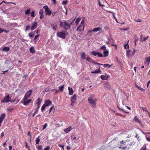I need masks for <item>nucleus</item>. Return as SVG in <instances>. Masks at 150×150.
<instances>
[{
	"instance_id": "f03ea898",
	"label": "nucleus",
	"mask_w": 150,
	"mask_h": 150,
	"mask_svg": "<svg viewBox=\"0 0 150 150\" xmlns=\"http://www.w3.org/2000/svg\"><path fill=\"white\" fill-rule=\"evenodd\" d=\"M85 26L84 21V20H83L81 21L80 25L78 27L76 30L80 33L82 30L83 31Z\"/></svg>"
},
{
	"instance_id": "7ed1b4c3",
	"label": "nucleus",
	"mask_w": 150,
	"mask_h": 150,
	"mask_svg": "<svg viewBox=\"0 0 150 150\" xmlns=\"http://www.w3.org/2000/svg\"><path fill=\"white\" fill-rule=\"evenodd\" d=\"M12 102V100L11 99V97L9 95L5 96L3 99L1 101V103H8Z\"/></svg>"
},
{
	"instance_id": "412c9836",
	"label": "nucleus",
	"mask_w": 150,
	"mask_h": 150,
	"mask_svg": "<svg viewBox=\"0 0 150 150\" xmlns=\"http://www.w3.org/2000/svg\"><path fill=\"white\" fill-rule=\"evenodd\" d=\"M86 55L84 52H82L81 54V58L83 59H84L86 58Z\"/></svg>"
},
{
	"instance_id": "13d9d810",
	"label": "nucleus",
	"mask_w": 150,
	"mask_h": 150,
	"mask_svg": "<svg viewBox=\"0 0 150 150\" xmlns=\"http://www.w3.org/2000/svg\"><path fill=\"white\" fill-rule=\"evenodd\" d=\"M71 139L72 140H74L76 139V137H71Z\"/></svg>"
},
{
	"instance_id": "f3484780",
	"label": "nucleus",
	"mask_w": 150,
	"mask_h": 150,
	"mask_svg": "<svg viewBox=\"0 0 150 150\" xmlns=\"http://www.w3.org/2000/svg\"><path fill=\"white\" fill-rule=\"evenodd\" d=\"M102 28L100 27L96 28L93 29V32H97L98 31L101 30Z\"/></svg>"
},
{
	"instance_id": "aec40b11",
	"label": "nucleus",
	"mask_w": 150,
	"mask_h": 150,
	"mask_svg": "<svg viewBox=\"0 0 150 150\" xmlns=\"http://www.w3.org/2000/svg\"><path fill=\"white\" fill-rule=\"evenodd\" d=\"M10 50V48L8 47H5L3 48L2 50L3 51L7 52Z\"/></svg>"
},
{
	"instance_id": "ea45409f",
	"label": "nucleus",
	"mask_w": 150,
	"mask_h": 150,
	"mask_svg": "<svg viewBox=\"0 0 150 150\" xmlns=\"http://www.w3.org/2000/svg\"><path fill=\"white\" fill-rule=\"evenodd\" d=\"M142 109L143 110H145L146 112H148L149 113V112H148V110L146 108H144L143 107H142Z\"/></svg>"
},
{
	"instance_id": "f704fd0d",
	"label": "nucleus",
	"mask_w": 150,
	"mask_h": 150,
	"mask_svg": "<svg viewBox=\"0 0 150 150\" xmlns=\"http://www.w3.org/2000/svg\"><path fill=\"white\" fill-rule=\"evenodd\" d=\"M95 96L93 94L91 95L88 98V99H91V100H94V98Z\"/></svg>"
},
{
	"instance_id": "6e6552de",
	"label": "nucleus",
	"mask_w": 150,
	"mask_h": 150,
	"mask_svg": "<svg viewBox=\"0 0 150 150\" xmlns=\"http://www.w3.org/2000/svg\"><path fill=\"white\" fill-rule=\"evenodd\" d=\"M91 54H93L94 56L97 55L98 57H103V56L102 54L98 52H96L95 51H92L91 52Z\"/></svg>"
},
{
	"instance_id": "2f4dec72",
	"label": "nucleus",
	"mask_w": 150,
	"mask_h": 150,
	"mask_svg": "<svg viewBox=\"0 0 150 150\" xmlns=\"http://www.w3.org/2000/svg\"><path fill=\"white\" fill-rule=\"evenodd\" d=\"M37 101L36 102V103L37 104H38L39 105H40L42 99L40 98H39L37 99Z\"/></svg>"
},
{
	"instance_id": "9b49d317",
	"label": "nucleus",
	"mask_w": 150,
	"mask_h": 150,
	"mask_svg": "<svg viewBox=\"0 0 150 150\" xmlns=\"http://www.w3.org/2000/svg\"><path fill=\"white\" fill-rule=\"evenodd\" d=\"M52 101H51L50 100H46L45 102V103L44 104L45 105L46 107L49 106L50 105H52Z\"/></svg>"
},
{
	"instance_id": "5701e85b",
	"label": "nucleus",
	"mask_w": 150,
	"mask_h": 150,
	"mask_svg": "<svg viewBox=\"0 0 150 150\" xmlns=\"http://www.w3.org/2000/svg\"><path fill=\"white\" fill-rule=\"evenodd\" d=\"M51 27L52 29L54 30H57V25L52 24Z\"/></svg>"
},
{
	"instance_id": "c03bdc74",
	"label": "nucleus",
	"mask_w": 150,
	"mask_h": 150,
	"mask_svg": "<svg viewBox=\"0 0 150 150\" xmlns=\"http://www.w3.org/2000/svg\"><path fill=\"white\" fill-rule=\"evenodd\" d=\"M135 144V142H132L131 143H130L129 144H127V146H128V145H129V146H131V145H134Z\"/></svg>"
},
{
	"instance_id": "de8ad7c7",
	"label": "nucleus",
	"mask_w": 150,
	"mask_h": 150,
	"mask_svg": "<svg viewBox=\"0 0 150 150\" xmlns=\"http://www.w3.org/2000/svg\"><path fill=\"white\" fill-rule=\"evenodd\" d=\"M68 3V1L67 0H65V1H63L62 2V4L63 5H65L66 4H67Z\"/></svg>"
},
{
	"instance_id": "473e14b6",
	"label": "nucleus",
	"mask_w": 150,
	"mask_h": 150,
	"mask_svg": "<svg viewBox=\"0 0 150 150\" xmlns=\"http://www.w3.org/2000/svg\"><path fill=\"white\" fill-rule=\"evenodd\" d=\"M112 66V64L110 65L108 64H103V67L105 68L107 67L108 68H110Z\"/></svg>"
},
{
	"instance_id": "0e129e2a",
	"label": "nucleus",
	"mask_w": 150,
	"mask_h": 150,
	"mask_svg": "<svg viewBox=\"0 0 150 150\" xmlns=\"http://www.w3.org/2000/svg\"><path fill=\"white\" fill-rule=\"evenodd\" d=\"M135 21L137 22H141L142 21V20L139 19H137V20H135Z\"/></svg>"
},
{
	"instance_id": "8fccbe9b",
	"label": "nucleus",
	"mask_w": 150,
	"mask_h": 150,
	"mask_svg": "<svg viewBox=\"0 0 150 150\" xmlns=\"http://www.w3.org/2000/svg\"><path fill=\"white\" fill-rule=\"evenodd\" d=\"M30 26L29 25H28L25 29V31H28L29 30Z\"/></svg>"
},
{
	"instance_id": "f8f14e48",
	"label": "nucleus",
	"mask_w": 150,
	"mask_h": 150,
	"mask_svg": "<svg viewBox=\"0 0 150 150\" xmlns=\"http://www.w3.org/2000/svg\"><path fill=\"white\" fill-rule=\"evenodd\" d=\"M38 25V24L36 21L34 22L33 25L31 27V30H33L35 29L37 27Z\"/></svg>"
},
{
	"instance_id": "680f3d73",
	"label": "nucleus",
	"mask_w": 150,
	"mask_h": 150,
	"mask_svg": "<svg viewBox=\"0 0 150 150\" xmlns=\"http://www.w3.org/2000/svg\"><path fill=\"white\" fill-rule=\"evenodd\" d=\"M126 142H124V140H123L120 142V144H123L124 143H125Z\"/></svg>"
},
{
	"instance_id": "2eb2a0df",
	"label": "nucleus",
	"mask_w": 150,
	"mask_h": 150,
	"mask_svg": "<svg viewBox=\"0 0 150 150\" xmlns=\"http://www.w3.org/2000/svg\"><path fill=\"white\" fill-rule=\"evenodd\" d=\"M5 114L4 113L2 114L0 116V122H2L5 117Z\"/></svg>"
},
{
	"instance_id": "1a4fd4ad",
	"label": "nucleus",
	"mask_w": 150,
	"mask_h": 150,
	"mask_svg": "<svg viewBox=\"0 0 150 150\" xmlns=\"http://www.w3.org/2000/svg\"><path fill=\"white\" fill-rule=\"evenodd\" d=\"M33 91L31 90H30L28 91H27L26 93L25 94V95L24 96V98H29L31 96Z\"/></svg>"
},
{
	"instance_id": "ddd939ff",
	"label": "nucleus",
	"mask_w": 150,
	"mask_h": 150,
	"mask_svg": "<svg viewBox=\"0 0 150 150\" xmlns=\"http://www.w3.org/2000/svg\"><path fill=\"white\" fill-rule=\"evenodd\" d=\"M149 38V36H147L146 37H144L143 39H142V35H141L140 40L141 41L143 42L144 41H145L146 40H147Z\"/></svg>"
},
{
	"instance_id": "79ce46f5",
	"label": "nucleus",
	"mask_w": 150,
	"mask_h": 150,
	"mask_svg": "<svg viewBox=\"0 0 150 150\" xmlns=\"http://www.w3.org/2000/svg\"><path fill=\"white\" fill-rule=\"evenodd\" d=\"M86 59L89 62H90V61L92 60V59L89 57H87Z\"/></svg>"
},
{
	"instance_id": "69168bd1",
	"label": "nucleus",
	"mask_w": 150,
	"mask_h": 150,
	"mask_svg": "<svg viewBox=\"0 0 150 150\" xmlns=\"http://www.w3.org/2000/svg\"><path fill=\"white\" fill-rule=\"evenodd\" d=\"M53 2L54 4H57V1L56 0H51Z\"/></svg>"
},
{
	"instance_id": "393cba45",
	"label": "nucleus",
	"mask_w": 150,
	"mask_h": 150,
	"mask_svg": "<svg viewBox=\"0 0 150 150\" xmlns=\"http://www.w3.org/2000/svg\"><path fill=\"white\" fill-rule=\"evenodd\" d=\"M55 111V109L54 108V106H52L50 108V111H49V113H50L51 112H54Z\"/></svg>"
},
{
	"instance_id": "bb28decb",
	"label": "nucleus",
	"mask_w": 150,
	"mask_h": 150,
	"mask_svg": "<svg viewBox=\"0 0 150 150\" xmlns=\"http://www.w3.org/2000/svg\"><path fill=\"white\" fill-rule=\"evenodd\" d=\"M136 87L138 89H139L141 91H142L144 92L145 91V90L144 89H143L142 87L140 86H139L137 85H136Z\"/></svg>"
},
{
	"instance_id": "6ab92c4d",
	"label": "nucleus",
	"mask_w": 150,
	"mask_h": 150,
	"mask_svg": "<svg viewBox=\"0 0 150 150\" xmlns=\"http://www.w3.org/2000/svg\"><path fill=\"white\" fill-rule=\"evenodd\" d=\"M103 54H104V57H106L108 56L109 54L108 51V50H105V51H103Z\"/></svg>"
},
{
	"instance_id": "864d4df0",
	"label": "nucleus",
	"mask_w": 150,
	"mask_h": 150,
	"mask_svg": "<svg viewBox=\"0 0 150 150\" xmlns=\"http://www.w3.org/2000/svg\"><path fill=\"white\" fill-rule=\"evenodd\" d=\"M50 148V147L49 146H47L45 148L44 150H49Z\"/></svg>"
},
{
	"instance_id": "39448f33",
	"label": "nucleus",
	"mask_w": 150,
	"mask_h": 150,
	"mask_svg": "<svg viewBox=\"0 0 150 150\" xmlns=\"http://www.w3.org/2000/svg\"><path fill=\"white\" fill-rule=\"evenodd\" d=\"M88 101L92 105L93 108H95L96 107V101H97L96 99H94V100L88 99Z\"/></svg>"
},
{
	"instance_id": "423d86ee",
	"label": "nucleus",
	"mask_w": 150,
	"mask_h": 150,
	"mask_svg": "<svg viewBox=\"0 0 150 150\" xmlns=\"http://www.w3.org/2000/svg\"><path fill=\"white\" fill-rule=\"evenodd\" d=\"M76 96L75 94H74L73 96L71 98V105H73L74 103L76 102Z\"/></svg>"
},
{
	"instance_id": "4d7b16f0",
	"label": "nucleus",
	"mask_w": 150,
	"mask_h": 150,
	"mask_svg": "<svg viewBox=\"0 0 150 150\" xmlns=\"http://www.w3.org/2000/svg\"><path fill=\"white\" fill-rule=\"evenodd\" d=\"M54 90H55V93H58L59 92V91L57 90H56V89H52V91H53Z\"/></svg>"
},
{
	"instance_id": "0eeeda50",
	"label": "nucleus",
	"mask_w": 150,
	"mask_h": 150,
	"mask_svg": "<svg viewBox=\"0 0 150 150\" xmlns=\"http://www.w3.org/2000/svg\"><path fill=\"white\" fill-rule=\"evenodd\" d=\"M43 8L45 9V13H46V15H48L50 16L52 14L51 11L50 10L47 6H43Z\"/></svg>"
},
{
	"instance_id": "052dcab7",
	"label": "nucleus",
	"mask_w": 150,
	"mask_h": 150,
	"mask_svg": "<svg viewBox=\"0 0 150 150\" xmlns=\"http://www.w3.org/2000/svg\"><path fill=\"white\" fill-rule=\"evenodd\" d=\"M31 16L32 17H34L35 14H34V12L33 11L31 13Z\"/></svg>"
},
{
	"instance_id": "37998d69",
	"label": "nucleus",
	"mask_w": 150,
	"mask_h": 150,
	"mask_svg": "<svg viewBox=\"0 0 150 150\" xmlns=\"http://www.w3.org/2000/svg\"><path fill=\"white\" fill-rule=\"evenodd\" d=\"M46 107V106L44 104L42 106L41 108V110L42 111H43L45 110V108Z\"/></svg>"
},
{
	"instance_id": "b1692460",
	"label": "nucleus",
	"mask_w": 150,
	"mask_h": 150,
	"mask_svg": "<svg viewBox=\"0 0 150 150\" xmlns=\"http://www.w3.org/2000/svg\"><path fill=\"white\" fill-rule=\"evenodd\" d=\"M93 30H89L87 32V35H89L90 36H91L93 35Z\"/></svg>"
},
{
	"instance_id": "72a5a7b5",
	"label": "nucleus",
	"mask_w": 150,
	"mask_h": 150,
	"mask_svg": "<svg viewBox=\"0 0 150 150\" xmlns=\"http://www.w3.org/2000/svg\"><path fill=\"white\" fill-rule=\"evenodd\" d=\"M30 52L32 53H33L35 52V51L34 48L33 47H31L30 49Z\"/></svg>"
},
{
	"instance_id": "4be33fe9",
	"label": "nucleus",
	"mask_w": 150,
	"mask_h": 150,
	"mask_svg": "<svg viewBox=\"0 0 150 150\" xmlns=\"http://www.w3.org/2000/svg\"><path fill=\"white\" fill-rule=\"evenodd\" d=\"M129 41V40H128L127 41V42H125V44L124 45V48L125 49H127V47L128 48H129V45L128 44Z\"/></svg>"
},
{
	"instance_id": "4468645a",
	"label": "nucleus",
	"mask_w": 150,
	"mask_h": 150,
	"mask_svg": "<svg viewBox=\"0 0 150 150\" xmlns=\"http://www.w3.org/2000/svg\"><path fill=\"white\" fill-rule=\"evenodd\" d=\"M68 89L69 91V95H72L74 93V91L72 88L69 87H68Z\"/></svg>"
},
{
	"instance_id": "a878e982",
	"label": "nucleus",
	"mask_w": 150,
	"mask_h": 150,
	"mask_svg": "<svg viewBox=\"0 0 150 150\" xmlns=\"http://www.w3.org/2000/svg\"><path fill=\"white\" fill-rule=\"evenodd\" d=\"M150 62V59H149L148 57L146 58H145V60L144 61V63L145 64L147 63V64L148 65L149 64V63Z\"/></svg>"
},
{
	"instance_id": "09e8293b",
	"label": "nucleus",
	"mask_w": 150,
	"mask_h": 150,
	"mask_svg": "<svg viewBox=\"0 0 150 150\" xmlns=\"http://www.w3.org/2000/svg\"><path fill=\"white\" fill-rule=\"evenodd\" d=\"M64 131L66 133H68L70 131V130H69V129L67 128L64 130Z\"/></svg>"
},
{
	"instance_id": "603ef678",
	"label": "nucleus",
	"mask_w": 150,
	"mask_h": 150,
	"mask_svg": "<svg viewBox=\"0 0 150 150\" xmlns=\"http://www.w3.org/2000/svg\"><path fill=\"white\" fill-rule=\"evenodd\" d=\"M47 126V124L46 123L44 125H43V128L42 129V130H44L45 128H46Z\"/></svg>"
},
{
	"instance_id": "9d476101",
	"label": "nucleus",
	"mask_w": 150,
	"mask_h": 150,
	"mask_svg": "<svg viewBox=\"0 0 150 150\" xmlns=\"http://www.w3.org/2000/svg\"><path fill=\"white\" fill-rule=\"evenodd\" d=\"M28 98H23V104L25 105H26L30 103L32 101V99H29L28 100Z\"/></svg>"
},
{
	"instance_id": "a19ab883",
	"label": "nucleus",
	"mask_w": 150,
	"mask_h": 150,
	"mask_svg": "<svg viewBox=\"0 0 150 150\" xmlns=\"http://www.w3.org/2000/svg\"><path fill=\"white\" fill-rule=\"evenodd\" d=\"M127 146H124L122 147L120 146L119 148L120 149H122V150H124L127 148Z\"/></svg>"
},
{
	"instance_id": "c756f323",
	"label": "nucleus",
	"mask_w": 150,
	"mask_h": 150,
	"mask_svg": "<svg viewBox=\"0 0 150 150\" xmlns=\"http://www.w3.org/2000/svg\"><path fill=\"white\" fill-rule=\"evenodd\" d=\"M40 140V136L38 137L37 138H36V139L35 140V142L36 144H38Z\"/></svg>"
},
{
	"instance_id": "e433bc0d",
	"label": "nucleus",
	"mask_w": 150,
	"mask_h": 150,
	"mask_svg": "<svg viewBox=\"0 0 150 150\" xmlns=\"http://www.w3.org/2000/svg\"><path fill=\"white\" fill-rule=\"evenodd\" d=\"M30 10L29 9H27V10L25 11V13L26 14H29L30 12Z\"/></svg>"
},
{
	"instance_id": "cd10ccee",
	"label": "nucleus",
	"mask_w": 150,
	"mask_h": 150,
	"mask_svg": "<svg viewBox=\"0 0 150 150\" xmlns=\"http://www.w3.org/2000/svg\"><path fill=\"white\" fill-rule=\"evenodd\" d=\"M100 72V69H99L98 70H96L94 71H92L91 73L92 74H97L98 73Z\"/></svg>"
},
{
	"instance_id": "20e7f679",
	"label": "nucleus",
	"mask_w": 150,
	"mask_h": 150,
	"mask_svg": "<svg viewBox=\"0 0 150 150\" xmlns=\"http://www.w3.org/2000/svg\"><path fill=\"white\" fill-rule=\"evenodd\" d=\"M57 36L62 39L66 38V35L65 33L63 32H58L57 33Z\"/></svg>"
},
{
	"instance_id": "a18cd8bd",
	"label": "nucleus",
	"mask_w": 150,
	"mask_h": 150,
	"mask_svg": "<svg viewBox=\"0 0 150 150\" xmlns=\"http://www.w3.org/2000/svg\"><path fill=\"white\" fill-rule=\"evenodd\" d=\"M42 146H39L37 148L38 150H42Z\"/></svg>"
},
{
	"instance_id": "774afa93",
	"label": "nucleus",
	"mask_w": 150,
	"mask_h": 150,
	"mask_svg": "<svg viewBox=\"0 0 150 150\" xmlns=\"http://www.w3.org/2000/svg\"><path fill=\"white\" fill-rule=\"evenodd\" d=\"M56 13H57V12H53L51 14L52 15V16H54Z\"/></svg>"
},
{
	"instance_id": "e2e57ef3",
	"label": "nucleus",
	"mask_w": 150,
	"mask_h": 150,
	"mask_svg": "<svg viewBox=\"0 0 150 150\" xmlns=\"http://www.w3.org/2000/svg\"><path fill=\"white\" fill-rule=\"evenodd\" d=\"M98 4L100 6H104V5H102V4H100V0L99 1H98Z\"/></svg>"
},
{
	"instance_id": "6e6d98bb",
	"label": "nucleus",
	"mask_w": 150,
	"mask_h": 150,
	"mask_svg": "<svg viewBox=\"0 0 150 150\" xmlns=\"http://www.w3.org/2000/svg\"><path fill=\"white\" fill-rule=\"evenodd\" d=\"M39 13L40 14V15H43V11L40 10L39 12Z\"/></svg>"
},
{
	"instance_id": "4c0bfd02",
	"label": "nucleus",
	"mask_w": 150,
	"mask_h": 150,
	"mask_svg": "<svg viewBox=\"0 0 150 150\" xmlns=\"http://www.w3.org/2000/svg\"><path fill=\"white\" fill-rule=\"evenodd\" d=\"M134 120L135 121L137 122H141L137 118V116H135L134 119Z\"/></svg>"
},
{
	"instance_id": "a211bd4d",
	"label": "nucleus",
	"mask_w": 150,
	"mask_h": 150,
	"mask_svg": "<svg viewBox=\"0 0 150 150\" xmlns=\"http://www.w3.org/2000/svg\"><path fill=\"white\" fill-rule=\"evenodd\" d=\"M35 35V32H32L29 33V36L30 38L33 37Z\"/></svg>"
},
{
	"instance_id": "c9c22d12",
	"label": "nucleus",
	"mask_w": 150,
	"mask_h": 150,
	"mask_svg": "<svg viewBox=\"0 0 150 150\" xmlns=\"http://www.w3.org/2000/svg\"><path fill=\"white\" fill-rule=\"evenodd\" d=\"M117 107L118 108V109H119V110H122V111L126 113H129V112H126V111H124L122 109V108H120L117 105Z\"/></svg>"
},
{
	"instance_id": "7c9ffc66",
	"label": "nucleus",
	"mask_w": 150,
	"mask_h": 150,
	"mask_svg": "<svg viewBox=\"0 0 150 150\" xmlns=\"http://www.w3.org/2000/svg\"><path fill=\"white\" fill-rule=\"evenodd\" d=\"M64 88V85H62L59 87V90L61 91H63Z\"/></svg>"
},
{
	"instance_id": "c85d7f7f",
	"label": "nucleus",
	"mask_w": 150,
	"mask_h": 150,
	"mask_svg": "<svg viewBox=\"0 0 150 150\" xmlns=\"http://www.w3.org/2000/svg\"><path fill=\"white\" fill-rule=\"evenodd\" d=\"M80 19L81 18H76L75 21V24H76V25H77L79 23L80 20Z\"/></svg>"
},
{
	"instance_id": "5fc2aeb1",
	"label": "nucleus",
	"mask_w": 150,
	"mask_h": 150,
	"mask_svg": "<svg viewBox=\"0 0 150 150\" xmlns=\"http://www.w3.org/2000/svg\"><path fill=\"white\" fill-rule=\"evenodd\" d=\"M146 140L149 142H150V138L149 137H147V135L146 136Z\"/></svg>"
},
{
	"instance_id": "3c124183",
	"label": "nucleus",
	"mask_w": 150,
	"mask_h": 150,
	"mask_svg": "<svg viewBox=\"0 0 150 150\" xmlns=\"http://www.w3.org/2000/svg\"><path fill=\"white\" fill-rule=\"evenodd\" d=\"M39 36L40 35L39 34L36 35L34 38V40L35 41L36 40V39L39 37Z\"/></svg>"
},
{
	"instance_id": "49530a36",
	"label": "nucleus",
	"mask_w": 150,
	"mask_h": 150,
	"mask_svg": "<svg viewBox=\"0 0 150 150\" xmlns=\"http://www.w3.org/2000/svg\"><path fill=\"white\" fill-rule=\"evenodd\" d=\"M130 50H128L126 51V54L127 56L128 57V56L129 55V53H130Z\"/></svg>"
},
{
	"instance_id": "58836bf2",
	"label": "nucleus",
	"mask_w": 150,
	"mask_h": 150,
	"mask_svg": "<svg viewBox=\"0 0 150 150\" xmlns=\"http://www.w3.org/2000/svg\"><path fill=\"white\" fill-rule=\"evenodd\" d=\"M100 49H101V50H106V47L105 46V45H104L103 46H102L100 47Z\"/></svg>"
},
{
	"instance_id": "bf43d9fd",
	"label": "nucleus",
	"mask_w": 150,
	"mask_h": 150,
	"mask_svg": "<svg viewBox=\"0 0 150 150\" xmlns=\"http://www.w3.org/2000/svg\"><path fill=\"white\" fill-rule=\"evenodd\" d=\"M28 136H30V138H32V136L31 134V132H30L29 131L28 132Z\"/></svg>"
},
{
	"instance_id": "338daca9",
	"label": "nucleus",
	"mask_w": 150,
	"mask_h": 150,
	"mask_svg": "<svg viewBox=\"0 0 150 150\" xmlns=\"http://www.w3.org/2000/svg\"><path fill=\"white\" fill-rule=\"evenodd\" d=\"M107 12L108 13H111L112 14L113 13L114 14V12L111 11H107Z\"/></svg>"
},
{
	"instance_id": "dca6fc26",
	"label": "nucleus",
	"mask_w": 150,
	"mask_h": 150,
	"mask_svg": "<svg viewBox=\"0 0 150 150\" xmlns=\"http://www.w3.org/2000/svg\"><path fill=\"white\" fill-rule=\"evenodd\" d=\"M101 79L103 80H107L109 78L108 76H106L101 75L100 76Z\"/></svg>"
},
{
	"instance_id": "f257e3e1",
	"label": "nucleus",
	"mask_w": 150,
	"mask_h": 150,
	"mask_svg": "<svg viewBox=\"0 0 150 150\" xmlns=\"http://www.w3.org/2000/svg\"><path fill=\"white\" fill-rule=\"evenodd\" d=\"M75 18L72 20L70 23H69V21H64V22L60 21V26L63 27L66 30H69L71 26L73 25L75 21Z\"/></svg>"
}]
</instances>
